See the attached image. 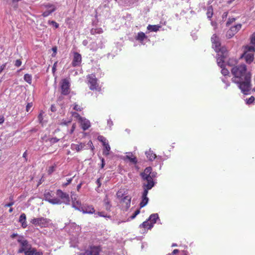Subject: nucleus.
Instances as JSON below:
<instances>
[{
	"label": "nucleus",
	"mask_w": 255,
	"mask_h": 255,
	"mask_svg": "<svg viewBox=\"0 0 255 255\" xmlns=\"http://www.w3.org/2000/svg\"><path fill=\"white\" fill-rule=\"evenodd\" d=\"M233 77V82L239 85L242 92L246 95L249 94L251 90V73L248 71L247 66L244 64L233 66L231 70Z\"/></svg>",
	"instance_id": "nucleus-1"
},
{
	"label": "nucleus",
	"mask_w": 255,
	"mask_h": 255,
	"mask_svg": "<svg viewBox=\"0 0 255 255\" xmlns=\"http://www.w3.org/2000/svg\"><path fill=\"white\" fill-rule=\"evenodd\" d=\"M152 170L151 167H147L143 172L140 173L142 180L144 182L142 183L143 191L142 193L141 201L139 204L140 208H143L148 203L149 199L147 195L148 190H150L155 184L153 178L155 177V174L152 172Z\"/></svg>",
	"instance_id": "nucleus-2"
},
{
	"label": "nucleus",
	"mask_w": 255,
	"mask_h": 255,
	"mask_svg": "<svg viewBox=\"0 0 255 255\" xmlns=\"http://www.w3.org/2000/svg\"><path fill=\"white\" fill-rule=\"evenodd\" d=\"M44 199L52 204H61L64 199V192L58 189L55 193L49 190H46L44 193Z\"/></svg>",
	"instance_id": "nucleus-3"
},
{
	"label": "nucleus",
	"mask_w": 255,
	"mask_h": 255,
	"mask_svg": "<svg viewBox=\"0 0 255 255\" xmlns=\"http://www.w3.org/2000/svg\"><path fill=\"white\" fill-rule=\"evenodd\" d=\"M17 242L19 244V248L17 251L18 254H22L29 251L31 248V245L28 241L23 236H19L17 239Z\"/></svg>",
	"instance_id": "nucleus-4"
},
{
	"label": "nucleus",
	"mask_w": 255,
	"mask_h": 255,
	"mask_svg": "<svg viewBox=\"0 0 255 255\" xmlns=\"http://www.w3.org/2000/svg\"><path fill=\"white\" fill-rule=\"evenodd\" d=\"M87 84L91 90L100 91L101 88L98 83V79L95 74H91L87 76Z\"/></svg>",
	"instance_id": "nucleus-5"
},
{
	"label": "nucleus",
	"mask_w": 255,
	"mask_h": 255,
	"mask_svg": "<svg viewBox=\"0 0 255 255\" xmlns=\"http://www.w3.org/2000/svg\"><path fill=\"white\" fill-rule=\"evenodd\" d=\"M30 222L35 226H38L41 228H46L48 227L51 223V220L49 219L43 217L33 218Z\"/></svg>",
	"instance_id": "nucleus-6"
},
{
	"label": "nucleus",
	"mask_w": 255,
	"mask_h": 255,
	"mask_svg": "<svg viewBox=\"0 0 255 255\" xmlns=\"http://www.w3.org/2000/svg\"><path fill=\"white\" fill-rule=\"evenodd\" d=\"M55 88L56 91L60 93V95L57 101V104L62 109L64 105V79L60 80V87L57 88L55 86Z\"/></svg>",
	"instance_id": "nucleus-7"
},
{
	"label": "nucleus",
	"mask_w": 255,
	"mask_h": 255,
	"mask_svg": "<svg viewBox=\"0 0 255 255\" xmlns=\"http://www.w3.org/2000/svg\"><path fill=\"white\" fill-rule=\"evenodd\" d=\"M211 40L212 44V48L217 53H219L222 50L225 49L224 48H221V44L219 37L216 34H214Z\"/></svg>",
	"instance_id": "nucleus-8"
},
{
	"label": "nucleus",
	"mask_w": 255,
	"mask_h": 255,
	"mask_svg": "<svg viewBox=\"0 0 255 255\" xmlns=\"http://www.w3.org/2000/svg\"><path fill=\"white\" fill-rule=\"evenodd\" d=\"M131 197L129 195H126L120 200L122 209L127 211L130 206Z\"/></svg>",
	"instance_id": "nucleus-9"
},
{
	"label": "nucleus",
	"mask_w": 255,
	"mask_h": 255,
	"mask_svg": "<svg viewBox=\"0 0 255 255\" xmlns=\"http://www.w3.org/2000/svg\"><path fill=\"white\" fill-rule=\"evenodd\" d=\"M101 251L99 246H90L85 251L84 255H99Z\"/></svg>",
	"instance_id": "nucleus-10"
},
{
	"label": "nucleus",
	"mask_w": 255,
	"mask_h": 255,
	"mask_svg": "<svg viewBox=\"0 0 255 255\" xmlns=\"http://www.w3.org/2000/svg\"><path fill=\"white\" fill-rule=\"evenodd\" d=\"M226 56V51L225 49L222 50L220 52L217 53V62L221 68L224 66L225 59Z\"/></svg>",
	"instance_id": "nucleus-11"
},
{
	"label": "nucleus",
	"mask_w": 255,
	"mask_h": 255,
	"mask_svg": "<svg viewBox=\"0 0 255 255\" xmlns=\"http://www.w3.org/2000/svg\"><path fill=\"white\" fill-rule=\"evenodd\" d=\"M45 7L46 9L42 14L43 17H47L56 10V6L54 4H47Z\"/></svg>",
	"instance_id": "nucleus-12"
},
{
	"label": "nucleus",
	"mask_w": 255,
	"mask_h": 255,
	"mask_svg": "<svg viewBox=\"0 0 255 255\" xmlns=\"http://www.w3.org/2000/svg\"><path fill=\"white\" fill-rule=\"evenodd\" d=\"M82 61V57L81 54L77 52L74 53L73 59L72 62V65L74 67L79 66L81 65Z\"/></svg>",
	"instance_id": "nucleus-13"
},
{
	"label": "nucleus",
	"mask_w": 255,
	"mask_h": 255,
	"mask_svg": "<svg viewBox=\"0 0 255 255\" xmlns=\"http://www.w3.org/2000/svg\"><path fill=\"white\" fill-rule=\"evenodd\" d=\"M241 58H244L247 63L251 64L254 59V54L252 53L245 52L242 55Z\"/></svg>",
	"instance_id": "nucleus-14"
},
{
	"label": "nucleus",
	"mask_w": 255,
	"mask_h": 255,
	"mask_svg": "<svg viewBox=\"0 0 255 255\" xmlns=\"http://www.w3.org/2000/svg\"><path fill=\"white\" fill-rule=\"evenodd\" d=\"M78 122L80 124L81 128L84 130L88 129L90 127L89 121L85 118L80 119V120Z\"/></svg>",
	"instance_id": "nucleus-15"
},
{
	"label": "nucleus",
	"mask_w": 255,
	"mask_h": 255,
	"mask_svg": "<svg viewBox=\"0 0 255 255\" xmlns=\"http://www.w3.org/2000/svg\"><path fill=\"white\" fill-rule=\"evenodd\" d=\"M83 213L93 214L95 212V210L92 205L83 206L81 210Z\"/></svg>",
	"instance_id": "nucleus-16"
},
{
	"label": "nucleus",
	"mask_w": 255,
	"mask_h": 255,
	"mask_svg": "<svg viewBox=\"0 0 255 255\" xmlns=\"http://www.w3.org/2000/svg\"><path fill=\"white\" fill-rule=\"evenodd\" d=\"M71 198L72 200L73 207L76 209L80 211L82 207L81 202L79 201V200L76 199L75 197L74 198L72 196H71Z\"/></svg>",
	"instance_id": "nucleus-17"
},
{
	"label": "nucleus",
	"mask_w": 255,
	"mask_h": 255,
	"mask_svg": "<svg viewBox=\"0 0 255 255\" xmlns=\"http://www.w3.org/2000/svg\"><path fill=\"white\" fill-rule=\"evenodd\" d=\"M18 222L21 225V227L25 229L27 227L26 222V216L24 213H22L19 218Z\"/></svg>",
	"instance_id": "nucleus-18"
},
{
	"label": "nucleus",
	"mask_w": 255,
	"mask_h": 255,
	"mask_svg": "<svg viewBox=\"0 0 255 255\" xmlns=\"http://www.w3.org/2000/svg\"><path fill=\"white\" fill-rule=\"evenodd\" d=\"M25 255H43V252L37 251L36 248L31 247L29 251L25 253Z\"/></svg>",
	"instance_id": "nucleus-19"
},
{
	"label": "nucleus",
	"mask_w": 255,
	"mask_h": 255,
	"mask_svg": "<svg viewBox=\"0 0 255 255\" xmlns=\"http://www.w3.org/2000/svg\"><path fill=\"white\" fill-rule=\"evenodd\" d=\"M104 203L106 210L107 211H110L112 207V205L111 204L110 200L108 198V196L107 195H106L104 199Z\"/></svg>",
	"instance_id": "nucleus-20"
},
{
	"label": "nucleus",
	"mask_w": 255,
	"mask_h": 255,
	"mask_svg": "<svg viewBox=\"0 0 255 255\" xmlns=\"http://www.w3.org/2000/svg\"><path fill=\"white\" fill-rule=\"evenodd\" d=\"M153 226V225L150 222V221H147L143 222L141 225H140L139 227L140 228H143L144 229H151Z\"/></svg>",
	"instance_id": "nucleus-21"
},
{
	"label": "nucleus",
	"mask_w": 255,
	"mask_h": 255,
	"mask_svg": "<svg viewBox=\"0 0 255 255\" xmlns=\"http://www.w3.org/2000/svg\"><path fill=\"white\" fill-rule=\"evenodd\" d=\"M242 27L241 24H238L234 26L231 27L229 30V32H232V35H235Z\"/></svg>",
	"instance_id": "nucleus-22"
},
{
	"label": "nucleus",
	"mask_w": 255,
	"mask_h": 255,
	"mask_svg": "<svg viewBox=\"0 0 255 255\" xmlns=\"http://www.w3.org/2000/svg\"><path fill=\"white\" fill-rule=\"evenodd\" d=\"M145 154L147 158H148V159L151 161L154 160L156 157V154L151 150H149L146 151Z\"/></svg>",
	"instance_id": "nucleus-23"
},
{
	"label": "nucleus",
	"mask_w": 255,
	"mask_h": 255,
	"mask_svg": "<svg viewBox=\"0 0 255 255\" xmlns=\"http://www.w3.org/2000/svg\"><path fill=\"white\" fill-rule=\"evenodd\" d=\"M146 38L147 36L145 35L144 33L142 32H140L137 33V35L136 36L135 39L136 40L142 42L144 40V39Z\"/></svg>",
	"instance_id": "nucleus-24"
},
{
	"label": "nucleus",
	"mask_w": 255,
	"mask_h": 255,
	"mask_svg": "<svg viewBox=\"0 0 255 255\" xmlns=\"http://www.w3.org/2000/svg\"><path fill=\"white\" fill-rule=\"evenodd\" d=\"M158 218V215L157 214H151L149 218L148 221H150L153 225H154L156 222V220Z\"/></svg>",
	"instance_id": "nucleus-25"
},
{
	"label": "nucleus",
	"mask_w": 255,
	"mask_h": 255,
	"mask_svg": "<svg viewBox=\"0 0 255 255\" xmlns=\"http://www.w3.org/2000/svg\"><path fill=\"white\" fill-rule=\"evenodd\" d=\"M213 14V8L212 5H210L207 7L206 15L208 18L210 19L212 17Z\"/></svg>",
	"instance_id": "nucleus-26"
},
{
	"label": "nucleus",
	"mask_w": 255,
	"mask_h": 255,
	"mask_svg": "<svg viewBox=\"0 0 255 255\" xmlns=\"http://www.w3.org/2000/svg\"><path fill=\"white\" fill-rule=\"evenodd\" d=\"M125 191L124 189H120L119 190L116 194V196L118 199H120V200L123 198L125 195H126Z\"/></svg>",
	"instance_id": "nucleus-27"
},
{
	"label": "nucleus",
	"mask_w": 255,
	"mask_h": 255,
	"mask_svg": "<svg viewBox=\"0 0 255 255\" xmlns=\"http://www.w3.org/2000/svg\"><path fill=\"white\" fill-rule=\"evenodd\" d=\"M70 83L68 81L65 79V95L70 93Z\"/></svg>",
	"instance_id": "nucleus-28"
},
{
	"label": "nucleus",
	"mask_w": 255,
	"mask_h": 255,
	"mask_svg": "<svg viewBox=\"0 0 255 255\" xmlns=\"http://www.w3.org/2000/svg\"><path fill=\"white\" fill-rule=\"evenodd\" d=\"M104 149L103 150V154L106 155L109 154V151L111 149V147L108 142L103 145Z\"/></svg>",
	"instance_id": "nucleus-29"
},
{
	"label": "nucleus",
	"mask_w": 255,
	"mask_h": 255,
	"mask_svg": "<svg viewBox=\"0 0 255 255\" xmlns=\"http://www.w3.org/2000/svg\"><path fill=\"white\" fill-rule=\"evenodd\" d=\"M126 158L128 159L131 162L136 164L137 163V159L135 156L133 155L131 153L130 155H127Z\"/></svg>",
	"instance_id": "nucleus-30"
},
{
	"label": "nucleus",
	"mask_w": 255,
	"mask_h": 255,
	"mask_svg": "<svg viewBox=\"0 0 255 255\" xmlns=\"http://www.w3.org/2000/svg\"><path fill=\"white\" fill-rule=\"evenodd\" d=\"M24 80L25 82L28 83L29 84H31L32 83V75L29 74H25L24 75Z\"/></svg>",
	"instance_id": "nucleus-31"
},
{
	"label": "nucleus",
	"mask_w": 255,
	"mask_h": 255,
	"mask_svg": "<svg viewBox=\"0 0 255 255\" xmlns=\"http://www.w3.org/2000/svg\"><path fill=\"white\" fill-rule=\"evenodd\" d=\"M160 26L157 25H149L147 26V29L152 31L156 32L159 30V28H160Z\"/></svg>",
	"instance_id": "nucleus-32"
},
{
	"label": "nucleus",
	"mask_w": 255,
	"mask_h": 255,
	"mask_svg": "<svg viewBox=\"0 0 255 255\" xmlns=\"http://www.w3.org/2000/svg\"><path fill=\"white\" fill-rule=\"evenodd\" d=\"M98 139L102 143L103 145L108 143L106 138L103 135H99L98 136Z\"/></svg>",
	"instance_id": "nucleus-33"
},
{
	"label": "nucleus",
	"mask_w": 255,
	"mask_h": 255,
	"mask_svg": "<svg viewBox=\"0 0 255 255\" xmlns=\"http://www.w3.org/2000/svg\"><path fill=\"white\" fill-rule=\"evenodd\" d=\"M72 148L73 149H75L77 151H79L83 148V145L82 144H72Z\"/></svg>",
	"instance_id": "nucleus-34"
},
{
	"label": "nucleus",
	"mask_w": 255,
	"mask_h": 255,
	"mask_svg": "<svg viewBox=\"0 0 255 255\" xmlns=\"http://www.w3.org/2000/svg\"><path fill=\"white\" fill-rule=\"evenodd\" d=\"M99 216L102 217L104 218H110L111 216L108 215L107 214H106L104 212H98L96 213Z\"/></svg>",
	"instance_id": "nucleus-35"
},
{
	"label": "nucleus",
	"mask_w": 255,
	"mask_h": 255,
	"mask_svg": "<svg viewBox=\"0 0 255 255\" xmlns=\"http://www.w3.org/2000/svg\"><path fill=\"white\" fill-rule=\"evenodd\" d=\"M72 116L75 118L76 120L78 121V122L80 120V119H82L83 117H81L79 114L76 112H72L71 113Z\"/></svg>",
	"instance_id": "nucleus-36"
},
{
	"label": "nucleus",
	"mask_w": 255,
	"mask_h": 255,
	"mask_svg": "<svg viewBox=\"0 0 255 255\" xmlns=\"http://www.w3.org/2000/svg\"><path fill=\"white\" fill-rule=\"evenodd\" d=\"M246 49L247 50L246 52H255V47L253 46H247L246 47Z\"/></svg>",
	"instance_id": "nucleus-37"
},
{
	"label": "nucleus",
	"mask_w": 255,
	"mask_h": 255,
	"mask_svg": "<svg viewBox=\"0 0 255 255\" xmlns=\"http://www.w3.org/2000/svg\"><path fill=\"white\" fill-rule=\"evenodd\" d=\"M222 68V69L221 70V73L224 76H227V75H228L229 74V70L227 68H224L223 67Z\"/></svg>",
	"instance_id": "nucleus-38"
},
{
	"label": "nucleus",
	"mask_w": 255,
	"mask_h": 255,
	"mask_svg": "<svg viewBox=\"0 0 255 255\" xmlns=\"http://www.w3.org/2000/svg\"><path fill=\"white\" fill-rule=\"evenodd\" d=\"M235 20H236V18H229L228 20L227 21V22L226 23V25L227 26H229L233 22H234Z\"/></svg>",
	"instance_id": "nucleus-39"
},
{
	"label": "nucleus",
	"mask_w": 255,
	"mask_h": 255,
	"mask_svg": "<svg viewBox=\"0 0 255 255\" xmlns=\"http://www.w3.org/2000/svg\"><path fill=\"white\" fill-rule=\"evenodd\" d=\"M140 213V210L139 209H137L136 210L134 213L133 214V215L132 216H130V219H133L135 218V217L138 215Z\"/></svg>",
	"instance_id": "nucleus-40"
},
{
	"label": "nucleus",
	"mask_w": 255,
	"mask_h": 255,
	"mask_svg": "<svg viewBox=\"0 0 255 255\" xmlns=\"http://www.w3.org/2000/svg\"><path fill=\"white\" fill-rule=\"evenodd\" d=\"M73 109L77 111H81L83 109V108H81L80 106L76 104H75Z\"/></svg>",
	"instance_id": "nucleus-41"
},
{
	"label": "nucleus",
	"mask_w": 255,
	"mask_h": 255,
	"mask_svg": "<svg viewBox=\"0 0 255 255\" xmlns=\"http://www.w3.org/2000/svg\"><path fill=\"white\" fill-rule=\"evenodd\" d=\"M54 170L55 167L54 166H51L49 167L47 172L48 174H51L54 172Z\"/></svg>",
	"instance_id": "nucleus-42"
},
{
	"label": "nucleus",
	"mask_w": 255,
	"mask_h": 255,
	"mask_svg": "<svg viewBox=\"0 0 255 255\" xmlns=\"http://www.w3.org/2000/svg\"><path fill=\"white\" fill-rule=\"evenodd\" d=\"M255 101V98L253 96H251L249 99H247V103L248 104L253 103Z\"/></svg>",
	"instance_id": "nucleus-43"
},
{
	"label": "nucleus",
	"mask_w": 255,
	"mask_h": 255,
	"mask_svg": "<svg viewBox=\"0 0 255 255\" xmlns=\"http://www.w3.org/2000/svg\"><path fill=\"white\" fill-rule=\"evenodd\" d=\"M32 103H27L26 106V111L28 112H29L30 109H31L32 107Z\"/></svg>",
	"instance_id": "nucleus-44"
},
{
	"label": "nucleus",
	"mask_w": 255,
	"mask_h": 255,
	"mask_svg": "<svg viewBox=\"0 0 255 255\" xmlns=\"http://www.w3.org/2000/svg\"><path fill=\"white\" fill-rule=\"evenodd\" d=\"M58 140H59V139L56 137L51 138L49 139V141L50 142V143L51 144L55 143L57 142Z\"/></svg>",
	"instance_id": "nucleus-45"
},
{
	"label": "nucleus",
	"mask_w": 255,
	"mask_h": 255,
	"mask_svg": "<svg viewBox=\"0 0 255 255\" xmlns=\"http://www.w3.org/2000/svg\"><path fill=\"white\" fill-rule=\"evenodd\" d=\"M21 61L19 59H17L15 61V63H14V65L16 66V67H19L21 65Z\"/></svg>",
	"instance_id": "nucleus-46"
},
{
	"label": "nucleus",
	"mask_w": 255,
	"mask_h": 255,
	"mask_svg": "<svg viewBox=\"0 0 255 255\" xmlns=\"http://www.w3.org/2000/svg\"><path fill=\"white\" fill-rule=\"evenodd\" d=\"M43 112H41L38 115V120L39 121V122L40 123H41L42 122V121L43 120Z\"/></svg>",
	"instance_id": "nucleus-47"
},
{
	"label": "nucleus",
	"mask_w": 255,
	"mask_h": 255,
	"mask_svg": "<svg viewBox=\"0 0 255 255\" xmlns=\"http://www.w3.org/2000/svg\"><path fill=\"white\" fill-rule=\"evenodd\" d=\"M14 204V201L10 202L4 205V207H11Z\"/></svg>",
	"instance_id": "nucleus-48"
},
{
	"label": "nucleus",
	"mask_w": 255,
	"mask_h": 255,
	"mask_svg": "<svg viewBox=\"0 0 255 255\" xmlns=\"http://www.w3.org/2000/svg\"><path fill=\"white\" fill-rule=\"evenodd\" d=\"M53 53L52 54V57H55L57 53V47L56 46L53 47L52 48Z\"/></svg>",
	"instance_id": "nucleus-49"
},
{
	"label": "nucleus",
	"mask_w": 255,
	"mask_h": 255,
	"mask_svg": "<svg viewBox=\"0 0 255 255\" xmlns=\"http://www.w3.org/2000/svg\"><path fill=\"white\" fill-rule=\"evenodd\" d=\"M50 110L52 112H55L57 111L56 106L55 104L51 105Z\"/></svg>",
	"instance_id": "nucleus-50"
},
{
	"label": "nucleus",
	"mask_w": 255,
	"mask_h": 255,
	"mask_svg": "<svg viewBox=\"0 0 255 255\" xmlns=\"http://www.w3.org/2000/svg\"><path fill=\"white\" fill-rule=\"evenodd\" d=\"M251 43L255 44V33H254L251 37Z\"/></svg>",
	"instance_id": "nucleus-51"
},
{
	"label": "nucleus",
	"mask_w": 255,
	"mask_h": 255,
	"mask_svg": "<svg viewBox=\"0 0 255 255\" xmlns=\"http://www.w3.org/2000/svg\"><path fill=\"white\" fill-rule=\"evenodd\" d=\"M50 23H51V25H52V26H53L55 28H58V27L59 24L57 22H56L55 21H51L50 22Z\"/></svg>",
	"instance_id": "nucleus-52"
},
{
	"label": "nucleus",
	"mask_w": 255,
	"mask_h": 255,
	"mask_svg": "<svg viewBox=\"0 0 255 255\" xmlns=\"http://www.w3.org/2000/svg\"><path fill=\"white\" fill-rule=\"evenodd\" d=\"M6 67V63L2 64L0 67V73L2 72V71Z\"/></svg>",
	"instance_id": "nucleus-53"
},
{
	"label": "nucleus",
	"mask_w": 255,
	"mask_h": 255,
	"mask_svg": "<svg viewBox=\"0 0 255 255\" xmlns=\"http://www.w3.org/2000/svg\"><path fill=\"white\" fill-rule=\"evenodd\" d=\"M96 183L98 185V187L99 188L101 186V178H98L96 181Z\"/></svg>",
	"instance_id": "nucleus-54"
},
{
	"label": "nucleus",
	"mask_w": 255,
	"mask_h": 255,
	"mask_svg": "<svg viewBox=\"0 0 255 255\" xmlns=\"http://www.w3.org/2000/svg\"><path fill=\"white\" fill-rule=\"evenodd\" d=\"M27 150H26L23 153V155H22V157L23 158H24L25 159V161H27Z\"/></svg>",
	"instance_id": "nucleus-55"
},
{
	"label": "nucleus",
	"mask_w": 255,
	"mask_h": 255,
	"mask_svg": "<svg viewBox=\"0 0 255 255\" xmlns=\"http://www.w3.org/2000/svg\"><path fill=\"white\" fill-rule=\"evenodd\" d=\"M75 127H76L75 124H73L71 129H70V133H72L74 131V130L75 129Z\"/></svg>",
	"instance_id": "nucleus-56"
},
{
	"label": "nucleus",
	"mask_w": 255,
	"mask_h": 255,
	"mask_svg": "<svg viewBox=\"0 0 255 255\" xmlns=\"http://www.w3.org/2000/svg\"><path fill=\"white\" fill-rule=\"evenodd\" d=\"M4 121V117L2 116H0V125L2 124Z\"/></svg>",
	"instance_id": "nucleus-57"
},
{
	"label": "nucleus",
	"mask_w": 255,
	"mask_h": 255,
	"mask_svg": "<svg viewBox=\"0 0 255 255\" xmlns=\"http://www.w3.org/2000/svg\"><path fill=\"white\" fill-rule=\"evenodd\" d=\"M234 35H232V32H229V30L227 32V36L229 38H231Z\"/></svg>",
	"instance_id": "nucleus-58"
},
{
	"label": "nucleus",
	"mask_w": 255,
	"mask_h": 255,
	"mask_svg": "<svg viewBox=\"0 0 255 255\" xmlns=\"http://www.w3.org/2000/svg\"><path fill=\"white\" fill-rule=\"evenodd\" d=\"M228 12H224L223 14V15H222V18L223 19L225 18H227V17L228 16Z\"/></svg>",
	"instance_id": "nucleus-59"
},
{
	"label": "nucleus",
	"mask_w": 255,
	"mask_h": 255,
	"mask_svg": "<svg viewBox=\"0 0 255 255\" xmlns=\"http://www.w3.org/2000/svg\"><path fill=\"white\" fill-rule=\"evenodd\" d=\"M7 1H10L11 2H12L13 3H17L18 2H19V1H20L21 0H6Z\"/></svg>",
	"instance_id": "nucleus-60"
},
{
	"label": "nucleus",
	"mask_w": 255,
	"mask_h": 255,
	"mask_svg": "<svg viewBox=\"0 0 255 255\" xmlns=\"http://www.w3.org/2000/svg\"><path fill=\"white\" fill-rule=\"evenodd\" d=\"M102 164H101V168H103L105 166V160L104 158H102L101 159Z\"/></svg>",
	"instance_id": "nucleus-61"
},
{
	"label": "nucleus",
	"mask_w": 255,
	"mask_h": 255,
	"mask_svg": "<svg viewBox=\"0 0 255 255\" xmlns=\"http://www.w3.org/2000/svg\"><path fill=\"white\" fill-rule=\"evenodd\" d=\"M179 252V251L178 249H175L172 252L173 255H176V254L178 253Z\"/></svg>",
	"instance_id": "nucleus-62"
},
{
	"label": "nucleus",
	"mask_w": 255,
	"mask_h": 255,
	"mask_svg": "<svg viewBox=\"0 0 255 255\" xmlns=\"http://www.w3.org/2000/svg\"><path fill=\"white\" fill-rule=\"evenodd\" d=\"M72 180V178H70V179H67V183H65V185H67L68 184H69L71 183Z\"/></svg>",
	"instance_id": "nucleus-63"
},
{
	"label": "nucleus",
	"mask_w": 255,
	"mask_h": 255,
	"mask_svg": "<svg viewBox=\"0 0 255 255\" xmlns=\"http://www.w3.org/2000/svg\"><path fill=\"white\" fill-rule=\"evenodd\" d=\"M16 236H18V237L19 236H18V235H17V234H16V233H13V234H12L11 235V237L12 238H15V237H16Z\"/></svg>",
	"instance_id": "nucleus-64"
}]
</instances>
